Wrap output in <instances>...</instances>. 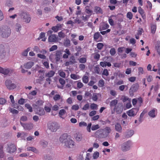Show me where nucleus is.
Segmentation results:
<instances>
[{
  "label": "nucleus",
  "mask_w": 160,
  "mask_h": 160,
  "mask_svg": "<svg viewBox=\"0 0 160 160\" xmlns=\"http://www.w3.org/2000/svg\"><path fill=\"white\" fill-rule=\"evenodd\" d=\"M60 27V25L59 26L58 25H57V26L52 27V29L53 31L56 32L58 31L59 28Z\"/></svg>",
  "instance_id": "nucleus-48"
},
{
  "label": "nucleus",
  "mask_w": 160,
  "mask_h": 160,
  "mask_svg": "<svg viewBox=\"0 0 160 160\" xmlns=\"http://www.w3.org/2000/svg\"><path fill=\"white\" fill-rule=\"evenodd\" d=\"M118 100L117 99H114L112 100L111 102H110V106L111 107H115V106H117L116 105L118 104Z\"/></svg>",
  "instance_id": "nucleus-31"
},
{
  "label": "nucleus",
  "mask_w": 160,
  "mask_h": 160,
  "mask_svg": "<svg viewBox=\"0 0 160 160\" xmlns=\"http://www.w3.org/2000/svg\"><path fill=\"white\" fill-rule=\"evenodd\" d=\"M20 16L23 22L26 23H29L31 20L30 15L26 12H22L20 14Z\"/></svg>",
  "instance_id": "nucleus-2"
},
{
  "label": "nucleus",
  "mask_w": 160,
  "mask_h": 160,
  "mask_svg": "<svg viewBox=\"0 0 160 160\" xmlns=\"http://www.w3.org/2000/svg\"><path fill=\"white\" fill-rule=\"evenodd\" d=\"M123 110V105L122 103H119L117 106H115L113 109L114 111H116L117 114L121 113Z\"/></svg>",
  "instance_id": "nucleus-8"
},
{
  "label": "nucleus",
  "mask_w": 160,
  "mask_h": 160,
  "mask_svg": "<svg viewBox=\"0 0 160 160\" xmlns=\"http://www.w3.org/2000/svg\"><path fill=\"white\" fill-rule=\"evenodd\" d=\"M94 71L95 73L98 74H100V69L98 66H95L94 68Z\"/></svg>",
  "instance_id": "nucleus-41"
},
{
  "label": "nucleus",
  "mask_w": 160,
  "mask_h": 160,
  "mask_svg": "<svg viewBox=\"0 0 160 160\" xmlns=\"http://www.w3.org/2000/svg\"><path fill=\"white\" fill-rule=\"evenodd\" d=\"M69 61L71 62L72 64H75L77 62L75 57L74 56H72L70 57Z\"/></svg>",
  "instance_id": "nucleus-40"
},
{
  "label": "nucleus",
  "mask_w": 160,
  "mask_h": 160,
  "mask_svg": "<svg viewBox=\"0 0 160 160\" xmlns=\"http://www.w3.org/2000/svg\"><path fill=\"white\" fill-rule=\"evenodd\" d=\"M110 53L112 56L114 55L116 53L115 49L114 48H112L110 51Z\"/></svg>",
  "instance_id": "nucleus-58"
},
{
  "label": "nucleus",
  "mask_w": 160,
  "mask_h": 160,
  "mask_svg": "<svg viewBox=\"0 0 160 160\" xmlns=\"http://www.w3.org/2000/svg\"><path fill=\"white\" fill-rule=\"evenodd\" d=\"M71 78L74 80H77L80 78V77L78 75L74 74H71L70 75Z\"/></svg>",
  "instance_id": "nucleus-42"
},
{
  "label": "nucleus",
  "mask_w": 160,
  "mask_h": 160,
  "mask_svg": "<svg viewBox=\"0 0 160 160\" xmlns=\"http://www.w3.org/2000/svg\"><path fill=\"white\" fill-rule=\"evenodd\" d=\"M33 62L30 61L24 64V66L26 68L30 69L33 66Z\"/></svg>",
  "instance_id": "nucleus-21"
},
{
  "label": "nucleus",
  "mask_w": 160,
  "mask_h": 160,
  "mask_svg": "<svg viewBox=\"0 0 160 160\" xmlns=\"http://www.w3.org/2000/svg\"><path fill=\"white\" fill-rule=\"evenodd\" d=\"M7 53V50L4 46L2 44H0V58H4Z\"/></svg>",
  "instance_id": "nucleus-6"
},
{
  "label": "nucleus",
  "mask_w": 160,
  "mask_h": 160,
  "mask_svg": "<svg viewBox=\"0 0 160 160\" xmlns=\"http://www.w3.org/2000/svg\"><path fill=\"white\" fill-rule=\"evenodd\" d=\"M156 29V26L154 24H152L151 26V32L154 34L155 33Z\"/></svg>",
  "instance_id": "nucleus-44"
},
{
  "label": "nucleus",
  "mask_w": 160,
  "mask_h": 160,
  "mask_svg": "<svg viewBox=\"0 0 160 160\" xmlns=\"http://www.w3.org/2000/svg\"><path fill=\"white\" fill-rule=\"evenodd\" d=\"M132 14L131 12H128L127 13V17L128 18H129V19H131L132 18Z\"/></svg>",
  "instance_id": "nucleus-54"
},
{
  "label": "nucleus",
  "mask_w": 160,
  "mask_h": 160,
  "mask_svg": "<svg viewBox=\"0 0 160 160\" xmlns=\"http://www.w3.org/2000/svg\"><path fill=\"white\" fill-rule=\"evenodd\" d=\"M99 37H102V36L100 34V33L99 32H97L95 33L93 35V38L94 40H97Z\"/></svg>",
  "instance_id": "nucleus-33"
},
{
  "label": "nucleus",
  "mask_w": 160,
  "mask_h": 160,
  "mask_svg": "<svg viewBox=\"0 0 160 160\" xmlns=\"http://www.w3.org/2000/svg\"><path fill=\"white\" fill-rule=\"evenodd\" d=\"M74 144L75 143L73 141L69 139L63 146L66 148H72L75 145Z\"/></svg>",
  "instance_id": "nucleus-11"
},
{
  "label": "nucleus",
  "mask_w": 160,
  "mask_h": 160,
  "mask_svg": "<svg viewBox=\"0 0 160 160\" xmlns=\"http://www.w3.org/2000/svg\"><path fill=\"white\" fill-rule=\"evenodd\" d=\"M98 105L94 103H92L90 105V108L92 110H97Z\"/></svg>",
  "instance_id": "nucleus-45"
},
{
  "label": "nucleus",
  "mask_w": 160,
  "mask_h": 160,
  "mask_svg": "<svg viewBox=\"0 0 160 160\" xmlns=\"http://www.w3.org/2000/svg\"><path fill=\"white\" fill-rule=\"evenodd\" d=\"M139 110V108H132L129 110L127 112L128 115L130 117H133L135 116Z\"/></svg>",
  "instance_id": "nucleus-9"
},
{
  "label": "nucleus",
  "mask_w": 160,
  "mask_h": 160,
  "mask_svg": "<svg viewBox=\"0 0 160 160\" xmlns=\"http://www.w3.org/2000/svg\"><path fill=\"white\" fill-rule=\"evenodd\" d=\"M52 8L51 7H46L44 8V10L45 11L47 12H48L51 11Z\"/></svg>",
  "instance_id": "nucleus-63"
},
{
  "label": "nucleus",
  "mask_w": 160,
  "mask_h": 160,
  "mask_svg": "<svg viewBox=\"0 0 160 160\" xmlns=\"http://www.w3.org/2000/svg\"><path fill=\"white\" fill-rule=\"evenodd\" d=\"M43 103V101L42 100H39L36 102V104H33L32 105V107L34 108L38 109L39 108V106L42 105Z\"/></svg>",
  "instance_id": "nucleus-17"
},
{
  "label": "nucleus",
  "mask_w": 160,
  "mask_h": 160,
  "mask_svg": "<svg viewBox=\"0 0 160 160\" xmlns=\"http://www.w3.org/2000/svg\"><path fill=\"white\" fill-rule=\"evenodd\" d=\"M9 110L13 114H18V110L13 108H10Z\"/></svg>",
  "instance_id": "nucleus-55"
},
{
  "label": "nucleus",
  "mask_w": 160,
  "mask_h": 160,
  "mask_svg": "<svg viewBox=\"0 0 160 160\" xmlns=\"http://www.w3.org/2000/svg\"><path fill=\"white\" fill-rule=\"evenodd\" d=\"M69 138H68V136L66 133H64L59 138L60 142L64 145L65 143Z\"/></svg>",
  "instance_id": "nucleus-10"
},
{
  "label": "nucleus",
  "mask_w": 160,
  "mask_h": 160,
  "mask_svg": "<svg viewBox=\"0 0 160 160\" xmlns=\"http://www.w3.org/2000/svg\"><path fill=\"white\" fill-rule=\"evenodd\" d=\"M59 75L61 77L63 78H65L66 74L64 72L62 71H59Z\"/></svg>",
  "instance_id": "nucleus-64"
},
{
  "label": "nucleus",
  "mask_w": 160,
  "mask_h": 160,
  "mask_svg": "<svg viewBox=\"0 0 160 160\" xmlns=\"http://www.w3.org/2000/svg\"><path fill=\"white\" fill-rule=\"evenodd\" d=\"M11 33V29L7 26H3L0 28V36L1 37L7 38L10 35Z\"/></svg>",
  "instance_id": "nucleus-1"
},
{
  "label": "nucleus",
  "mask_w": 160,
  "mask_h": 160,
  "mask_svg": "<svg viewBox=\"0 0 160 160\" xmlns=\"http://www.w3.org/2000/svg\"><path fill=\"white\" fill-rule=\"evenodd\" d=\"M40 144L43 147H47L48 144V142L46 141L42 140L40 142Z\"/></svg>",
  "instance_id": "nucleus-30"
},
{
  "label": "nucleus",
  "mask_w": 160,
  "mask_h": 160,
  "mask_svg": "<svg viewBox=\"0 0 160 160\" xmlns=\"http://www.w3.org/2000/svg\"><path fill=\"white\" fill-rule=\"evenodd\" d=\"M94 11L96 13H102V10L101 8L99 7L95 6L94 7Z\"/></svg>",
  "instance_id": "nucleus-29"
},
{
  "label": "nucleus",
  "mask_w": 160,
  "mask_h": 160,
  "mask_svg": "<svg viewBox=\"0 0 160 160\" xmlns=\"http://www.w3.org/2000/svg\"><path fill=\"white\" fill-rule=\"evenodd\" d=\"M7 150L9 153H13L16 151V148L14 145H10Z\"/></svg>",
  "instance_id": "nucleus-18"
},
{
  "label": "nucleus",
  "mask_w": 160,
  "mask_h": 160,
  "mask_svg": "<svg viewBox=\"0 0 160 160\" xmlns=\"http://www.w3.org/2000/svg\"><path fill=\"white\" fill-rule=\"evenodd\" d=\"M17 16V15L16 14H15L13 15H12L10 16L9 18H7L6 19V22L8 23V24H10L12 23V22L10 21L9 19L10 18H12L13 19L15 18Z\"/></svg>",
  "instance_id": "nucleus-26"
},
{
  "label": "nucleus",
  "mask_w": 160,
  "mask_h": 160,
  "mask_svg": "<svg viewBox=\"0 0 160 160\" xmlns=\"http://www.w3.org/2000/svg\"><path fill=\"white\" fill-rule=\"evenodd\" d=\"M138 12L141 15L143 19L146 18L145 14H144V12L143 10L142 9L141 7L138 8Z\"/></svg>",
  "instance_id": "nucleus-28"
},
{
  "label": "nucleus",
  "mask_w": 160,
  "mask_h": 160,
  "mask_svg": "<svg viewBox=\"0 0 160 160\" xmlns=\"http://www.w3.org/2000/svg\"><path fill=\"white\" fill-rule=\"evenodd\" d=\"M48 127L51 132H56L59 128L60 126L57 122H52L48 124Z\"/></svg>",
  "instance_id": "nucleus-3"
},
{
  "label": "nucleus",
  "mask_w": 160,
  "mask_h": 160,
  "mask_svg": "<svg viewBox=\"0 0 160 160\" xmlns=\"http://www.w3.org/2000/svg\"><path fill=\"white\" fill-rule=\"evenodd\" d=\"M156 49L158 54L160 55V42H158L156 44Z\"/></svg>",
  "instance_id": "nucleus-39"
},
{
  "label": "nucleus",
  "mask_w": 160,
  "mask_h": 160,
  "mask_svg": "<svg viewBox=\"0 0 160 160\" xmlns=\"http://www.w3.org/2000/svg\"><path fill=\"white\" fill-rule=\"evenodd\" d=\"M85 12L87 14H88V15L91 16L93 13V11L91 10L90 9L89 7L87 6L85 7Z\"/></svg>",
  "instance_id": "nucleus-27"
},
{
  "label": "nucleus",
  "mask_w": 160,
  "mask_h": 160,
  "mask_svg": "<svg viewBox=\"0 0 160 160\" xmlns=\"http://www.w3.org/2000/svg\"><path fill=\"white\" fill-rule=\"evenodd\" d=\"M115 130L119 132H122V128L120 124L117 123L115 125Z\"/></svg>",
  "instance_id": "nucleus-20"
},
{
  "label": "nucleus",
  "mask_w": 160,
  "mask_h": 160,
  "mask_svg": "<svg viewBox=\"0 0 160 160\" xmlns=\"http://www.w3.org/2000/svg\"><path fill=\"white\" fill-rule=\"evenodd\" d=\"M86 61V58H81L79 59V62L81 63H85Z\"/></svg>",
  "instance_id": "nucleus-56"
},
{
  "label": "nucleus",
  "mask_w": 160,
  "mask_h": 160,
  "mask_svg": "<svg viewBox=\"0 0 160 160\" xmlns=\"http://www.w3.org/2000/svg\"><path fill=\"white\" fill-rule=\"evenodd\" d=\"M103 47V45L102 43H99L97 44V48L99 50L101 49Z\"/></svg>",
  "instance_id": "nucleus-61"
},
{
  "label": "nucleus",
  "mask_w": 160,
  "mask_h": 160,
  "mask_svg": "<svg viewBox=\"0 0 160 160\" xmlns=\"http://www.w3.org/2000/svg\"><path fill=\"white\" fill-rule=\"evenodd\" d=\"M20 124L24 129L26 130H30L33 127L32 124H25L21 122H20Z\"/></svg>",
  "instance_id": "nucleus-14"
},
{
  "label": "nucleus",
  "mask_w": 160,
  "mask_h": 160,
  "mask_svg": "<svg viewBox=\"0 0 160 160\" xmlns=\"http://www.w3.org/2000/svg\"><path fill=\"white\" fill-rule=\"evenodd\" d=\"M30 50V48H28L27 49L25 50L22 53V55L23 56H27L28 55V52Z\"/></svg>",
  "instance_id": "nucleus-43"
},
{
  "label": "nucleus",
  "mask_w": 160,
  "mask_h": 160,
  "mask_svg": "<svg viewBox=\"0 0 160 160\" xmlns=\"http://www.w3.org/2000/svg\"><path fill=\"white\" fill-rule=\"evenodd\" d=\"M4 154L3 151V147L2 145L0 146V158H2Z\"/></svg>",
  "instance_id": "nucleus-38"
},
{
  "label": "nucleus",
  "mask_w": 160,
  "mask_h": 160,
  "mask_svg": "<svg viewBox=\"0 0 160 160\" xmlns=\"http://www.w3.org/2000/svg\"><path fill=\"white\" fill-rule=\"evenodd\" d=\"M99 153L98 152H96L93 154V157L94 159H97L99 156Z\"/></svg>",
  "instance_id": "nucleus-51"
},
{
  "label": "nucleus",
  "mask_w": 160,
  "mask_h": 160,
  "mask_svg": "<svg viewBox=\"0 0 160 160\" xmlns=\"http://www.w3.org/2000/svg\"><path fill=\"white\" fill-rule=\"evenodd\" d=\"M62 52L60 50H58L56 52L55 59L56 62L59 61L62 56Z\"/></svg>",
  "instance_id": "nucleus-16"
},
{
  "label": "nucleus",
  "mask_w": 160,
  "mask_h": 160,
  "mask_svg": "<svg viewBox=\"0 0 160 160\" xmlns=\"http://www.w3.org/2000/svg\"><path fill=\"white\" fill-rule=\"evenodd\" d=\"M89 108V105L88 103L85 104L82 108V109L84 110H86L88 109Z\"/></svg>",
  "instance_id": "nucleus-60"
},
{
  "label": "nucleus",
  "mask_w": 160,
  "mask_h": 160,
  "mask_svg": "<svg viewBox=\"0 0 160 160\" xmlns=\"http://www.w3.org/2000/svg\"><path fill=\"white\" fill-rule=\"evenodd\" d=\"M60 98V96L59 94L55 95L53 98L55 101H57L59 100Z\"/></svg>",
  "instance_id": "nucleus-62"
},
{
  "label": "nucleus",
  "mask_w": 160,
  "mask_h": 160,
  "mask_svg": "<svg viewBox=\"0 0 160 160\" xmlns=\"http://www.w3.org/2000/svg\"><path fill=\"white\" fill-rule=\"evenodd\" d=\"M95 133L96 135L98 136L100 138H104V130L103 129H100L96 132Z\"/></svg>",
  "instance_id": "nucleus-13"
},
{
  "label": "nucleus",
  "mask_w": 160,
  "mask_h": 160,
  "mask_svg": "<svg viewBox=\"0 0 160 160\" xmlns=\"http://www.w3.org/2000/svg\"><path fill=\"white\" fill-rule=\"evenodd\" d=\"M37 109V114L40 115L42 116L43 115L45 114V112L44 111V109L42 108H38Z\"/></svg>",
  "instance_id": "nucleus-24"
},
{
  "label": "nucleus",
  "mask_w": 160,
  "mask_h": 160,
  "mask_svg": "<svg viewBox=\"0 0 160 160\" xmlns=\"http://www.w3.org/2000/svg\"><path fill=\"white\" fill-rule=\"evenodd\" d=\"M13 72V70L9 68H3L0 67V73L4 75H7L11 74Z\"/></svg>",
  "instance_id": "nucleus-7"
},
{
  "label": "nucleus",
  "mask_w": 160,
  "mask_h": 160,
  "mask_svg": "<svg viewBox=\"0 0 160 160\" xmlns=\"http://www.w3.org/2000/svg\"><path fill=\"white\" fill-rule=\"evenodd\" d=\"M58 35L59 37L60 38H63L65 37V34L62 32V31H61L58 32Z\"/></svg>",
  "instance_id": "nucleus-49"
},
{
  "label": "nucleus",
  "mask_w": 160,
  "mask_h": 160,
  "mask_svg": "<svg viewBox=\"0 0 160 160\" xmlns=\"http://www.w3.org/2000/svg\"><path fill=\"white\" fill-rule=\"evenodd\" d=\"M131 145V141H127L121 145L120 149L123 152H127L130 150Z\"/></svg>",
  "instance_id": "nucleus-4"
},
{
  "label": "nucleus",
  "mask_w": 160,
  "mask_h": 160,
  "mask_svg": "<svg viewBox=\"0 0 160 160\" xmlns=\"http://www.w3.org/2000/svg\"><path fill=\"white\" fill-rule=\"evenodd\" d=\"M103 129L104 130V136H105L106 137L108 136V134L111 131L110 128L108 127H106Z\"/></svg>",
  "instance_id": "nucleus-23"
},
{
  "label": "nucleus",
  "mask_w": 160,
  "mask_h": 160,
  "mask_svg": "<svg viewBox=\"0 0 160 160\" xmlns=\"http://www.w3.org/2000/svg\"><path fill=\"white\" fill-rule=\"evenodd\" d=\"M99 128V125L98 124L93 125L91 128V129L92 130L94 131L98 129Z\"/></svg>",
  "instance_id": "nucleus-57"
},
{
  "label": "nucleus",
  "mask_w": 160,
  "mask_h": 160,
  "mask_svg": "<svg viewBox=\"0 0 160 160\" xmlns=\"http://www.w3.org/2000/svg\"><path fill=\"white\" fill-rule=\"evenodd\" d=\"M139 85L138 83H135L132 85L129 90V93L131 95H133L134 92H136L138 89Z\"/></svg>",
  "instance_id": "nucleus-12"
},
{
  "label": "nucleus",
  "mask_w": 160,
  "mask_h": 160,
  "mask_svg": "<svg viewBox=\"0 0 160 160\" xmlns=\"http://www.w3.org/2000/svg\"><path fill=\"white\" fill-rule=\"evenodd\" d=\"M44 160H53L52 156L49 155L47 154L44 156L43 158Z\"/></svg>",
  "instance_id": "nucleus-37"
},
{
  "label": "nucleus",
  "mask_w": 160,
  "mask_h": 160,
  "mask_svg": "<svg viewBox=\"0 0 160 160\" xmlns=\"http://www.w3.org/2000/svg\"><path fill=\"white\" fill-rule=\"evenodd\" d=\"M74 137L76 140L78 142L81 141L82 138V134L79 132L75 134Z\"/></svg>",
  "instance_id": "nucleus-15"
},
{
  "label": "nucleus",
  "mask_w": 160,
  "mask_h": 160,
  "mask_svg": "<svg viewBox=\"0 0 160 160\" xmlns=\"http://www.w3.org/2000/svg\"><path fill=\"white\" fill-rule=\"evenodd\" d=\"M109 27V25L108 24H104L102 27L101 28V27L99 28V31H101L103 30H105Z\"/></svg>",
  "instance_id": "nucleus-50"
},
{
  "label": "nucleus",
  "mask_w": 160,
  "mask_h": 160,
  "mask_svg": "<svg viewBox=\"0 0 160 160\" xmlns=\"http://www.w3.org/2000/svg\"><path fill=\"white\" fill-rule=\"evenodd\" d=\"M83 82L85 83H87L88 81V77L86 76H84L82 78Z\"/></svg>",
  "instance_id": "nucleus-46"
},
{
  "label": "nucleus",
  "mask_w": 160,
  "mask_h": 160,
  "mask_svg": "<svg viewBox=\"0 0 160 160\" xmlns=\"http://www.w3.org/2000/svg\"><path fill=\"white\" fill-rule=\"evenodd\" d=\"M104 82L103 79L100 80L98 82V86L100 87H103L104 86Z\"/></svg>",
  "instance_id": "nucleus-47"
},
{
  "label": "nucleus",
  "mask_w": 160,
  "mask_h": 160,
  "mask_svg": "<svg viewBox=\"0 0 160 160\" xmlns=\"http://www.w3.org/2000/svg\"><path fill=\"white\" fill-rule=\"evenodd\" d=\"M5 85L7 88L10 90L13 89L16 87V85L12 83L11 80L8 79L6 80Z\"/></svg>",
  "instance_id": "nucleus-5"
},
{
  "label": "nucleus",
  "mask_w": 160,
  "mask_h": 160,
  "mask_svg": "<svg viewBox=\"0 0 160 160\" xmlns=\"http://www.w3.org/2000/svg\"><path fill=\"white\" fill-rule=\"evenodd\" d=\"M63 44L65 47H69L71 46L70 41L68 39H67L64 41Z\"/></svg>",
  "instance_id": "nucleus-36"
},
{
  "label": "nucleus",
  "mask_w": 160,
  "mask_h": 160,
  "mask_svg": "<svg viewBox=\"0 0 160 160\" xmlns=\"http://www.w3.org/2000/svg\"><path fill=\"white\" fill-rule=\"evenodd\" d=\"M155 109H154L148 112V115L151 117L154 118L155 117Z\"/></svg>",
  "instance_id": "nucleus-32"
},
{
  "label": "nucleus",
  "mask_w": 160,
  "mask_h": 160,
  "mask_svg": "<svg viewBox=\"0 0 160 160\" xmlns=\"http://www.w3.org/2000/svg\"><path fill=\"white\" fill-rule=\"evenodd\" d=\"M58 48V46L57 45H53L51 48L49 49V51H53L54 50H56Z\"/></svg>",
  "instance_id": "nucleus-59"
},
{
  "label": "nucleus",
  "mask_w": 160,
  "mask_h": 160,
  "mask_svg": "<svg viewBox=\"0 0 160 160\" xmlns=\"http://www.w3.org/2000/svg\"><path fill=\"white\" fill-rule=\"evenodd\" d=\"M55 73V72L51 70L48 72L45 73V77L50 78L51 77H52L54 75Z\"/></svg>",
  "instance_id": "nucleus-22"
},
{
  "label": "nucleus",
  "mask_w": 160,
  "mask_h": 160,
  "mask_svg": "<svg viewBox=\"0 0 160 160\" xmlns=\"http://www.w3.org/2000/svg\"><path fill=\"white\" fill-rule=\"evenodd\" d=\"M21 26L20 24L17 23L15 25V28L17 32H20L21 30Z\"/></svg>",
  "instance_id": "nucleus-35"
},
{
  "label": "nucleus",
  "mask_w": 160,
  "mask_h": 160,
  "mask_svg": "<svg viewBox=\"0 0 160 160\" xmlns=\"http://www.w3.org/2000/svg\"><path fill=\"white\" fill-rule=\"evenodd\" d=\"M87 125V123L84 121L81 122L79 123V126L80 127H86Z\"/></svg>",
  "instance_id": "nucleus-52"
},
{
  "label": "nucleus",
  "mask_w": 160,
  "mask_h": 160,
  "mask_svg": "<svg viewBox=\"0 0 160 160\" xmlns=\"http://www.w3.org/2000/svg\"><path fill=\"white\" fill-rule=\"evenodd\" d=\"M134 132L132 130H128L127 131L126 136L127 138H129L134 134Z\"/></svg>",
  "instance_id": "nucleus-25"
},
{
  "label": "nucleus",
  "mask_w": 160,
  "mask_h": 160,
  "mask_svg": "<svg viewBox=\"0 0 160 160\" xmlns=\"http://www.w3.org/2000/svg\"><path fill=\"white\" fill-rule=\"evenodd\" d=\"M25 106L26 108H27L28 109L30 112H31L32 111V108L30 104L28 103H27L25 104Z\"/></svg>",
  "instance_id": "nucleus-53"
},
{
  "label": "nucleus",
  "mask_w": 160,
  "mask_h": 160,
  "mask_svg": "<svg viewBox=\"0 0 160 160\" xmlns=\"http://www.w3.org/2000/svg\"><path fill=\"white\" fill-rule=\"evenodd\" d=\"M57 39V38L55 34H52L48 38L49 41L51 42H56Z\"/></svg>",
  "instance_id": "nucleus-19"
},
{
  "label": "nucleus",
  "mask_w": 160,
  "mask_h": 160,
  "mask_svg": "<svg viewBox=\"0 0 160 160\" xmlns=\"http://www.w3.org/2000/svg\"><path fill=\"white\" fill-rule=\"evenodd\" d=\"M28 151H32L35 153H37L38 152V151L36 148L34 147H28L27 148Z\"/></svg>",
  "instance_id": "nucleus-34"
}]
</instances>
